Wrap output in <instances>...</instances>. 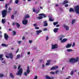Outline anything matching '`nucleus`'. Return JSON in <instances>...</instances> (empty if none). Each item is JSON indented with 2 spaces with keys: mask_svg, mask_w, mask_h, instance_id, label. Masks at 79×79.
I'll use <instances>...</instances> for the list:
<instances>
[{
  "mask_svg": "<svg viewBox=\"0 0 79 79\" xmlns=\"http://www.w3.org/2000/svg\"><path fill=\"white\" fill-rule=\"evenodd\" d=\"M78 61H79V57H77L76 59L74 58H71L70 59L69 62L71 63H74L75 62H78Z\"/></svg>",
  "mask_w": 79,
  "mask_h": 79,
  "instance_id": "1",
  "label": "nucleus"
},
{
  "mask_svg": "<svg viewBox=\"0 0 79 79\" xmlns=\"http://www.w3.org/2000/svg\"><path fill=\"white\" fill-rule=\"evenodd\" d=\"M7 10H3L1 12L2 18H5L7 15Z\"/></svg>",
  "mask_w": 79,
  "mask_h": 79,
  "instance_id": "2",
  "label": "nucleus"
},
{
  "mask_svg": "<svg viewBox=\"0 0 79 79\" xmlns=\"http://www.w3.org/2000/svg\"><path fill=\"white\" fill-rule=\"evenodd\" d=\"M19 70V71H18L16 74L17 76H21L22 75V74L23 73V69L21 68Z\"/></svg>",
  "mask_w": 79,
  "mask_h": 79,
  "instance_id": "3",
  "label": "nucleus"
},
{
  "mask_svg": "<svg viewBox=\"0 0 79 79\" xmlns=\"http://www.w3.org/2000/svg\"><path fill=\"white\" fill-rule=\"evenodd\" d=\"M7 55H5V56L7 58H10V59H11V60H13V59L14 56H13V54H12L11 53H9V54H8V55L9 56H7Z\"/></svg>",
  "mask_w": 79,
  "mask_h": 79,
  "instance_id": "4",
  "label": "nucleus"
},
{
  "mask_svg": "<svg viewBox=\"0 0 79 79\" xmlns=\"http://www.w3.org/2000/svg\"><path fill=\"white\" fill-rule=\"evenodd\" d=\"M74 10L76 14H78L79 15V6H75L74 7Z\"/></svg>",
  "mask_w": 79,
  "mask_h": 79,
  "instance_id": "5",
  "label": "nucleus"
},
{
  "mask_svg": "<svg viewBox=\"0 0 79 79\" xmlns=\"http://www.w3.org/2000/svg\"><path fill=\"white\" fill-rule=\"evenodd\" d=\"M30 73V70H29V66H27V70L26 72H25L24 73V75L26 76H27V74H29Z\"/></svg>",
  "mask_w": 79,
  "mask_h": 79,
  "instance_id": "6",
  "label": "nucleus"
},
{
  "mask_svg": "<svg viewBox=\"0 0 79 79\" xmlns=\"http://www.w3.org/2000/svg\"><path fill=\"white\" fill-rule=\"evenodd\" d=\"M51 46V49H52V50L53 49H56V48H57L58 47V44H55L54 45H52Z\"/></svg>",
  "mask_w": 79,
  "mask_h": 79,
  "instance_id": "7",
  "label": "nucleus"
},
{
  "mask_svg": "<svg viewBox=\"0 0 79 79\" xmlns=\"http://www.w3.org/2000/svg\"><path fill=\"white\" fill-rule=\"evenodd\" d=\"M22 23L23 24H24V25H26L27 24V23H28V20H24L22 21Z\"/></svg>",
  "mask_w": 79,
  "mask_h": 79,
  "instance_id": "8",
  "label": "nucleus"
},
{
  "mask_svg": "<svg viewBox=\"0 0 79 79\" xmlns=\"http://www.w3.org/2000/svg\"><path fill=\"white\" fill-rule=\"evenodd\" d=\"M9 36L8 35H7V33H5L4 34V38L5 40H8V38H9Z\"/></svg>",
  "mask_w": 79,
  "mask_h": 79,
  "instance_id": "9",
  "label": "nucleus"
},
{
  "mask_svg": "<svg viewBox=\"0 0 79 79\" xmlns=\"http://www.w3.org/2000/svg\"><path fill=\"white\" fill-rule=\"evenodd\" d=\"M58 66H56V67H52V68L51 69V70H55L58 69Z\"/></svg>",
  "mask_w": 79,
  "mask_h": 79,
  "instance_id": "10",
  "label": "nucleus"
},
{
  "mask_svg": "<svg viewBox=\"0 0 79 79\" xmlns=\"http://www.w3.org/2000/svg\"><path fill=\"white\" fill-rule=\"evenodd\" d=\"M64 27L66 29V31H68V30H69L68 26H66L65 25L64 26Z\"/></svg>",
  "mask_w": 79,
  "mask_h": 79,
  "instance_id": "11",
  "label": "nucleus"
},
{
  "mask_svg": "<svg viewBox=\"0 0 79 79\" xmlns=\"http://www.w3.org/2000/svg\"><path fill=\"white\" fill-rule=\"evenodd\" d=\"M15 24L16 25L17 28H19V27H20V25H19V23L16 22L15 23Z\"/></svg>",
  "mask_w": 79,
  "mask_h": 79,
  "instance_id": "12",
  "label": "nucleus"
},
{
  "mask_svg": "<svg viewBox=\"0 0 79 79\" xmlns=\"http://www.w3.org/2000/svg\"><path fill=\"white\" fill-rule=\"evenodd\" d=\"M3 56V54H1L0 55V60L2 61V60H3V58H2Z\"/></svg>",
  "mask_w": 79,
  "mask_h": 79,
  "instance_id": "13",
  "label": "nucleus"
},
{
  "mask_svg": "<svg viewBox=\"0 0 79 79\" xmlns=\"http://www.w3.org/2000/svg\"><path fill=\"white\" fill-rule=\"evenodd\" d=\"M30 16L28 14L26 15L24 17V19H26V18H29Z\"/></svg>",
  "mask_w": 79,
  "mask_h": 79,
  "instance_id": "14",
  "label": "nucleus"
},
{
  "mask_svg": "<svg viewBox=\"0 0 79 79\" xmlns=\"http://www.w3.org/2000/svg\"><path fill=\"white\" fill-rule=\"evenodd\" d=\"M71 44H68L66 46V48H69V47H71Z\"/></svg>",
  "mask_w": 79,
  "mask_h": 79,
  "instance_id": "15",
  "label": "nucleus"
},
{
  "mask_svg": "<svg viewBox=\"0 0 79 79\" xmlns=\"http://www.w3.org/2000/svg\"><path fill=\"white\" fill-rule=\"evenodd\" d=\"M51 61V60H48L47 61V63H46L45 64L46 66H47V65H49L50 64V62Z\"/></svg>",
  "mask_w": 79,
  "mask_h": 79,
  "instance_id": "16",
  "label": "nucleus"
},
{
  "mask_svg": "<svg viewBox=\"0 0 79 79\" xmlns=\"http://www.w3.org/2000/svg\"><path fill=\"white\" fill-rule=\"evenodd\" d=\"M59 29V28H54L53 30V31L54 32H57Z\"/></svg>",
  "mask_w": 79,
  "mask_h": 79,
  "instance_id": "17",
  "label": "nucleus"
},
{
  "mask_svg": "<svg viewBox=\"0 0 79 79\" xmlns=\"http://www.w3.org/2000/svg\"><path fill=\"white\" fill-rule=\"evenodd\" d=\"M46 78L47 79H54V77H51V78L49 77L48 76H46Z\"/></svg>",
  "mask_w": 79,
  "mask_h": 79,
  "instance_id": "18",
  "label": "nucleus"
},
{
  "mask_svg": "<svg viewBox=\"0 0 79 79\" xmlns=\"http://www.w3.org/2000/svg\"><path fill=\"white\" fill-rule=\"evenodd\" d=\"M1 45L2 46V47H8V45H6L4 43L2 44Z\"/></svg>",
  "mask_w": 79,
  "mask_h": 79,
  "instance_id": "19",
  "label": "nucleus"
},
{
  "mask_svg": "<svg viewBox=\"0 0 79 79\" xmlns=\"http://www.w3.org/2000/svg\"><path fill=\"white\" fill-rule=\"evenodd\" d=\"M44 26H48V23H47V21H45L44 22Z\"/></svg>",
  "mask_w": 79,
  "mask_h": 79,
  "instance_id": "20",
  "label": "nucleus"
},
{
  "mask_svg": "<svg viewBox=\"0 0 79 79\" xmlns=\"http://www.w3.org/2000/svg\"><path fill=\"white\" fill-rule=\"evenodd\" d=\"M68 40L66 39H63L62 41H61V43H63V42H65L66 41H67Z\"/></svg>",
  "mask_w": 79,
  "mask_h": 79,
  "instance_id": "21",
  "label": "nucleus"
},
{
  "mask_svg": "<svg viewBox=\"0 0 79 79\" xmlns=\"http://www.w3.org/2000/svg\"><path fill=\"white\" fill-rule=\"evenodd\" d=\"M39 16H43L44 18H46V15L44 14H39Z\"/></svg>",
  "mask_w": 79,
  "mask_h": 79,
  "instance_id": "22",
  "label": "nucleus"
},
{
  "mask_svg": "<svg viewBox=\"0 0 79 79\" xmlns=\"http://www.w3.org/2000/svg\"><path fill=\"white\" fill-rule=\"evenodd\" d=\"M10 76L11 78H12V79H14V76L13 75L12 73H10Z\"/></svg>",
  "mask_w": 79,
  "mask_h": 79,
  "instance_id": "23",
  "label": "nucleus"
},
{
  "mask_svg": "<svg viewBox=\"0 0 79 79\" xmlns=\"http://www.w3.org/2000/svg\"><path fill=\"white\" fill-rule=\"evenodd\" d=\"M2 23L3 24H5V22H6V20L5 19H2Z\"/></svg>",
  "mask_w": 79,
  "mask_h": 79,
  "instance_id": "24",
  "label": "nucleus"
},
{
  "mask_svg": "<svg viewBox=\"0 0 79 79\" xmlns=\"http://www.w3.org/2000/svg\"><path fill=\"white\" fill-rule=\"evenodd\" d=\"M69 12H74V9H73V8H71L69 10Z\"/></svg>",
  "mask_w": 79,
  "mask_h": 79,
  "instance_id": "25",
  "label": "nucleus"
},
{
  "mask_svg": "<svg viewBox=\"0 0 79 79\" xmlns=\"http://www.w3.org/2000/svg\"><path fill=\"white\" fill-rule=\"evenodd\" d=\"M69 2H68V1H66V0H65L63 2V4L64 5H65V4H66V3H68Z\"/></svg>",
  "mask_w": 79,
  "mask_h": 79,
  "instance_id": "26",
  "label": "nucleus"
},
{
  "mask_svg": "<svg viewBox=\"0 0 79 79\" xmlns=\"http://www.w3.org/2000/svg\"><path fill=\"white\" fill-rule=\"evenodd\" d=\"M42 32V30H38L36 31L37 34H39V33H40V32Z\"/></svg>",
  "mask_w": 79,
  "mask_h": 79,
  "instance_id": "27",
  "label": "nucleus"
},
{
  "mask_svg": "<svg viewBox=\"0 0 79 79\" xmlns=\"http://www.w3.org/2000/svg\"><path fill=\"white\" fill-rule=\"evenodd\" d=\"M20 58V55L18 54L17 55L16 58H15V60H17L18 59V58Z\"/></svg>",
  "mask_w": 79,
  "mask_h": 79,
  "instance_id": "28",
  "label": "nucleus"
},
{
  "mask_svg": "<svg viewBox=\"0 0 79 79\" xmlns=\"http://www.w3.org/2000/svg\"><path fill=\"white\" fill-rule=\"evenodd\" d=\"M58 24V22H55L53 23L54 26H56V24Z\"/></svg>",
  "mask_w": 79,
  "mask_h": 79,
  "instance_id": "29",
  "label": "nucleus"
},
{
  "mask_svg": "<svg viewBox=\"0 0 79 79\" xmlns=\"http://www.w3.org/2000/svg\"><path fill=\"white\" fill-rule=\"evenodd\" d=\"M13 35H15L16 34V32L15 31H13Z\"/></svg>",
  "mask_w": 79,
  "mask_h": 79,
  "instance_id": "30",
  "label": "nucleus"
},
{
  "mask_svg": "<svg viewBox=\"0 0 79 79\" xmlns=\"http://www.w3.org/2000/svg\"><path fill=\"white\" fill-rule=\"evenodd\" d=\"M43 18V17L42 16H40L38 17V19L39 20L41 19H42Z\"/></svg>",
  "mask_w": 79,
  "mask_h": 79,
  "instance_id": "31",
  "label": "nucleus"
},
{
  "mask_svg": "<svg viewBox=\"0 0 79 79\" xmlns=\"http://www.w3.org/2000/svg\"><path fill=\"white\" fill-rule=\"evenodd\" d=\"M19 3V0H15V3L16 4H18Z\"/></svg>",
  "mask_w": 79,
  "mask_h": 79,
  "instance_id": "32",
  "label": "nucleus"
},
{
  "mask_svg": "<svg viewBox=\"0 0 79 79\" xmlns=\"http://www.w3.org/2000/svg\"><path fill=\"white\" fill-rule=\"evenodd\" d=\"M67 52H73V50L72 49H68L67 50Z\"/></svg>",
  "mask_w": 79,
  "mask_h": 79,
  "instance_id": "33",
  "label": "nucleus"
},
{
  "mask_svg": "<svg viewBox=\"0 0 79 79\" xmlns=\"http://www.w3.org/2000/svg\"><path fill=\"white\" fill-rule=\"evenodd\" d=\"M74 23H75V19L72 20V24H74Z\"/></svg>",
  "mask_w": 79,
  "mask_h": 79,
  "instance_id": "34",
  "label": "nucleus"
},
{
  "mask_svg": "<svg viewBox=\"0 0 79 79\" xmlns=\"http://www.w3.org/2000/svg\"><path fill=\"white\" fill-rule=\"evenodd\" d=\"M4 76V75L3 74H0V77H3Z\"/></svg>",
  "mask_w": 79,
  "mask_h": 79,
  "instance_id": "35",
  "label": "nucleus"
},
{
  "mask_svg": "<svg viewBox=\"0 0 79 79\" xmlns=\"http://www.w3.org/2000/svg\"><path fill=\"white\" fill-rule=\"evenodd\" d=\"M14 18H15V16H14L13 15H12L11 17V19H14Z\"/></svg>",
  "mask_w": 79,
  "mask_h": 79,
  "instance_id": "36",
  "label": "nucleus"
},
{
  "mask_svg": "<svg viewBox=\"0 0 79 79\" xmlns=\"http://www.w3.org/2000/svg\"><path fill=\"white\" fill-rule=\"evenodd\" d=\"M73 74H74V71H71V72L70 73V75H73Z\"/></svg>",
  "mask_w": 79,
  "mask_h": 79,
  "instance_id": "37",
  "label": "nucleus"
},
{
  "mask_svg": "<svg viewBox=\"0 0 79 79\" xmlns=\"http://www.w3.org/2000/svg\"><path fill=\"white\" fill-rule=\"evenodd\" d=\"M5 7L6 8V9H7V8H8V4H6Z\"/></svg>",
  "mask_w": 79,
  "mask_h": 79,
  "instance_id": "38",
  "label": "nucleus"
},
{
  "mask_svg": "<svg viewBox=\"0 0 79 79\" xmlns=\"http://www.w3.org/2000/svg\"><path fill=\"white\" fill-rule=\"evenodd\" d=\"M49 21H53V20L52 18H50L49 19Z\"/></svg>",
  "mask_w": 79,
  "mask_h": 79,
  "instance_id": "39",
  "label": "nucleus"
},
{
  "mask_svg": "<svg viewBox=\"0 0 79 79\" xmlns=\"http://www.w3.org/2000/svg\"><path fill=\"white\" fill-rule=\"evenodd\" d=\"M21 68V65H19L18 66V69H20V68Z\"/></svg>",
  "mask_w": 79,
  "mask_h": 79,
  "instance_id": "40",
  "label": "nucleus"
},
{
  "mask_svg": "<svg viewBox=\"0 0 79 79\" xmlns=\"http://www.w3.org/2000/svg\"><path fill=\"white\" fill-rule=\"evenodd\" d=\"M50 73L52 74H55V72H51Z\"/></svg>",
  "mask_w": 79,
  "mask_h": 79,
  "instance_id": "41",
  "label": "nucleus"
},
{
  "mask_svg": "<svg viewBox=\"0 0 79 79\" xmlns=\"http://www.w3.org/2000/svg\"><path fill=\"white\" fill-rule=\"evenodd\" d=\"M33 26H35V27H37V25L36 23H35L33 24Z\"/></svg>",
  "mask_w": 79,
  "mask_h": 79,
  "instance_id": "42",
  "label": "nucleus"
},
{
  "mask_svg": "<svg viewBox=\"0 0 79 79\" xmlns=\"http://www.w3.org/2000/svg\"><path fill=\"white\" fill-rule=\"evenodd\" d=\"M38 77L37 76H35L34 78V79H37Z\"/></svg>",
  "mask_w": 79,
  "mask_h": 79,
  "instance_id": "43",
  "label": "nucleus"
},
{
  "mask_svg": "<svg viewBox=\"0 0 79 79\" xmlns=\"http://www.w3.org/2000/svg\"><path fill=\"white\" fill-rule=\"evenodd\" d=\"M6 63V60H5L2 62V63Z\"/></svg>",
  "mask_w": 79,
  "mask_h": 79,
  "instance_id": "44",
  "label": "nucleus"
},
{
  "mask_svg": "<svg viewBox=\"0 0 79 79\" xmlns=\"http://www.w3.org/2000/svg\"><path fill=\"white\" fill-rule=\"evenodd\" d=\"M48 39H49V38H48V36L46 37V40H48Z\"/></svg>",
  "mask_w": 79,
  "mask_h": 79,
  "instance_id": "45",
  "label": "nucleus"
},
{
  "mask_svg": "<svg viewBox=\"0 0 79 79\" xmlns=\"http://www.w3.org/2000/svg\"><path fill=\"white\" fill-rule=\"evenodd\" d=\"M43 31H47V28H44L43 29Z\"/></svg>",
  "mask_w": 79,
  "mask_h": 79,
  "instance_id": "46",
  "label": "nucleus"
},
{
  "mask_svg": "<svg viewBox=\"0 0 79 79\" xmlns=\"http://www.w3.org/2000/svg\"><path fill=\"white\" fill-rule=\"evenodd\" d=\"M75 45V43H73L72 45V47H74Z\"/></svg>",
  "mask_w": 79,
  "mask_h": 79,
  "instance_id": "47",
  "label": "nucleus"
},
{
  "mask_svg": "<svg viewBox=\"0 0 79 79\" xmlns=\"http://www.w3.org/2000/svg\"><path fill=\"white\" fill-rule=\"evenodd\" d=\"M19 48H18L17 50V51L16 52V53H18V52H19Z\"/></svg>",
  "mask_w": 79,
  "mask_h": 79,
  "instance_id": "48",
  "label": "nucleus"
},
{
  "mask_svg": "<svg viewBox=\"0 0 79 79\" xmlns=\"http://www.w3.org/2000/svg\"><path fill=\"white\" fill-rule=\"evenodd\" d=\"M32 40H29V43H30V44H32Z\"/></svg>",
  "mask_w": 79,
  "mask_h": 79,
  "instance_id": "49",
  "label": "nucleus"
},
{
  "mask_svg": "<svg viewBox=\"0 0 79 79\" xmlns=\"http://www.w3.org/2000/svg\"><path fill=\"white\" fill-rule=\"evenodd\" d=\"M69 6V5L68 4H66L65 5V7H68Z\"/></svg>",
  "mask_w": 79,
  "mask_h": 79,
  "instance_id": "50",
  "label": "nucleus"
},
{
  "mask_svg": "<svg viewBox=\"0 0 79 79\" xmlns=\"http://www.w3.org/2000/svg\"><path fill=\"white\" fill-rule=\"evenodd\" d=\"M21 43V41H19L18 42V44H20Z\"/></svg>",
  "mask_w": 79,
  "mask_h": 79,
  "instance_id": "51",
  "label": "nucleus"
},
{
  "mask_svg": "<svg viewBox=\"0 0 79 79\" xmlns=\"http://www.w3.org/2000/svg\"><path fill=\"white\" fill-rule=\"evenodd\" d=\"M56 27H60V25H59V24H57V25H56Z\"/></svg>",
  "mask_w": 79,
  "mask_h": 79,
  "instance_id": "52",
  "label": "nucleus"
},
{
  "mask_svg": "<svg viewBox=\"0 0 79 79\" xmlns=\"http://www.w3.org/2000/svg\"><path fill=\"white\" fill-rule=\"evenodd\" d=\"M42 67L43 68H45V65L44 64H42Z\"/></svg>",
  "mask_w": 79,
  "mask_h": 79,
  "instance_id": "53",
  "label": "nucleus"
},
{
  "mask_svg": "<svg viewBox=\"0 0 79 79\" xmlns=\"http://www.w3.org/2000/svg\"><path fill=\"white\" fill-rule=\"evenodd\" d=\"M35 29H39V27H35Z\"/></svg>",
  "mask_w": 79,
  "mask_h": 79,
  "instance_id": "54",
  "label": "nucleus"
},
{
  "mask_svg": "<svg viewBox=\"0 0 79 79\" xmlns=\"http://www.w3.org/2000/svg\"><path fill=\"white\" fill-rule=\"evenodd\" d=\"M27 55H30L31 52H28L27 53Z\"/></svg>",
  "mask_w": 79,
  "mask_h": 79,
  "instance_id": "55",
  "label": "nucleus"
},
{
  "mask_svg": "<svg viewBox=\"0 0 79 79\" xmlns=\"http://www.w3.org/2000/svg\"><path fill=\"white\" fill-rule=\"evenodd\" d=\"M15 23L13 22L12 23V25L13 26H15Z\"/></svg>",
  "mask_w": 79,
  "mask_h": 79,
  "instance_id": "56",
  "label": "nucleus"
},
{
  "mask_svg": "<svg viewBox=\"0 0 79 79\" xmlns=\"http://www.w3.org/2000/svg\"><path fill=\"white\" fill-rule=\"evenodd\" d=\"M59 72V71L57 70L56 71V74H57V73H58Z\"/></svg>",
  "mask_w": 79,
  "mask_h": 79,
  "instance_id": "57",
  "label": "nucleus"
},
{
  "mask_svg": "<svg viewBox=\"0 0 79 79\" xmlns=\"http://www.w3.org/2000/svg\"><path fill=\"white\" fill-rule=\"evenodd\" d=\"M24 39H25V37L23 36L22 38V40H24Z\"/></svg>",
  "mask_w": 79,
  "mask_h": 79,
  "instance_id": "58",
  "label": "nucleus"
},
{
  "mask_svg": "<svg viewBox=\"0 0 79 79\" xmlns=\"http://www.w3.org/2000/svg\"><path fill=\"white\" fill-rule=\"evenodd\" d=\"M60 10L61 11H63V10L61 8H60Z\"/></svg>",
  "mask_w": 79,
  "mask_h": 79,
  "instance_id": "59",
  "label": "nucleus"
},
{
  "mask_svg": "<svg viewBox=\"0 0 79 79\" xmlns=\"http://www.w3.org/2000/svg\"><path fill=\"white\" fill-rule=\"evenodd\" d=\"M14 69H16V66H14Z\"/></svg>",
  "mask_w": 79,
  "mask_h": 79,
  "instance_id": "60",
  "label": "nucleus"
},
{
  "mask_svg": "<svg viewBox=\"0 0 79 79\" xmlns=\"http://www.w3.org/2000/svg\"><path fill=\"white\" fill-rule=\"evenodd\" d=\"M40 9H43V7H42V6H40Z\"/></svg>",
  "mask_w": 79,
  "mask_h": 79,
  "instance_id": "61",
  "label": "nucleus"
},
{
  "mask_svg": "<svg viewBox=\"0 0 79 79\" xmlns=\"http://www.w3.org/2000/svg\"><path fill=\"white\" fill-rule=\"evenodd\" d=\"M13 1H12V0H11L10 1V3H11V2H12Z\"/></svg>",
  "mask_w": 79,
  "mask_h": 79,
  "instance_id": "62",
  "label": "nucleus"
},
{
  "mask_svg": "<svg viewBox=\"0 0 79 79\" xmlns=\"http://www.w3.org/2000/svg\"><path fill=\"white\" fill-rule=\"evenodd\" d=\"M9 10H11V8H10V7H9V9H8Z\"/></svg>",
  "mask_w": 79,
  "mask_h": 79,
  "instance_id": "63",
  "label": "nucleus"
},
{
  "mask_svg": "<svg viewBox=\"0 0 79 79\" xmlns=\"http://www.w3.org/2000/svg\"><path fill=\"white\" fill-rule=\"evenodd\" d=\"M60 40H62V38H60Z\"/></svg>",
  "mask_w": 79,
  "mask_h": 79,
  "instance_id": "64",
  "label": "nucleus"
}]
</instances>
